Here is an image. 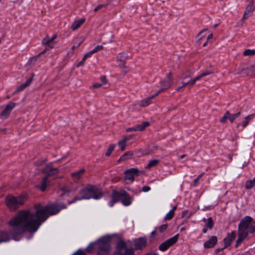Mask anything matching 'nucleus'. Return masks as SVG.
<instances>
[{
    "mask_svg": "<svg viewBox=\"0 0 255 255\" xmlns=\"http://www.w3.org/2000/svg\"><path fill=\"white\" fill-rule=\"evenodd\" d=\"M34 213L29 210L22 211L9 221L11 234L20 235L25 231L35 232L49 216L58 213L61 210L66 209V206L63 203L51 204L45 206L37 204L34 205Z\"/></svg>",
    "mask_w": 255,
    "mask_h": 255,
    "instance_id": "nucleus-1",
    "label": "nucleus"
},
{
    "mask_svg": "<svg viewBox=\"0 0 255 255\" xmlns=\"http://www.w3.org/2000/svg\"><path fill=\"white\" fill-rule=\"evenodd\" d=\"M255 231V222L250 216L243 218L239 225L238 238L236 241V247H237L248 236V234L253 233Z\"/></svg>",
    "mask_w": 255,
    "mask_h": 255,
    "instance_id": "nucleus-2",
    "label": "nucleus"
},
{
    "mask_svg": "<svg viewBox=\"0 0 255 255\" xmlns=\"http://www.w3.org/2000/svg\"><path fill=\"white\" fill-rule=\"evenodd\" d=\"M25 199L26 196L24 195H20L17 197L9 195L6 197L5 203L10 210L13 211L18 208L20 205L23 204Z\"/></svg>",
    "mask_w": 255,
    "mask_h": 255,
    "instance_id": "nucleus-3",
    "label": "nucleus"
},
{
    "mask_svg": "<svg viewBox=\"0 0 255 255\" xmlns=\"http://www.w3.org/2000/svg\"><path fill=\"white\" fill-rule=\"evenodd\" d=\"M128 59V55L124 52L119 53L116 56L117 66L122 70L124 75L127 74L129 71V67L127 65Z\"/></svg>",
    "mask_w": 255,
    "mask_h": 255,
    "instance_id": "nucleus-4",
    "label": "nucleus"
},
{
    "mask_svg": "<svg viewBox=\"0 0 255 255\" xmlns=\"http://www.w3.org/2000/svg\"><path fill=\"white\" fill-rule=\"evenodd\" d=\"M134 251L132 249H128L126 243L123 241L118 242L117 250L114 255H133Z\"/></svg>",
    "mask_w": 255,
    "mask_h": 255,
    "instance_id": "nucleus-5",
    "label": "nucleus"
},
{
    "mask_svg": "<svg viewBox=\"0 0 255 255\" xmlns=\"http://www.w3.org/2000/svg\"><path fill=\"white\" fill-rule=\"evenodd\" d=\"M106 239H102L96 242L95 246L99 249L98 255H102V254H107L110 250L109 242L106 241Z\"/></svg>",
    "mask_w": 255,
    "mask_h": 255,
    "instance_id": "nucleus-6",
    "label": "nucleus"
},
{
    "mask_svg": "<svg viewBox=\"0 0 255 255\" xmlns=\"http://www.w3.org/2000/svg\"><path fill=\"white\" fill-rule=\"evenodd\" d=\"M144 173L143 171H140L137 168H132L125 171L126 180H128L132 182L134 180V176H137L141 174Z\"/></svg>",
    "mask_w": 255,
    "mask_h": 255,
    "instance_id": "nucleus-7",
    "label": "nucleus"
},
{
    "mask_svg": "<svg viewBox=\"0 0 255 255\" xmlns=\"http://www.w3.org/2000/svg\"><path fill=\"white\" fill-rule=\"evenodd\" d=\"M179 235L177 234L174 237L162 243L159 246V249L161 251H165L170 247L176 243L178 239Z\"/></svg>",
    "mask_w": 255,
    "mask_h": 255,
    "instance_id": "nucleus-8",
    "label": "nucleus"
},
{
    "mask_svg": "<svg viewBox=\"0 0 255 255\" xmlns=\"http://www.w3.org/2000/svg\"><path fill=\"white\" fill-rule=\"evenodd\" d=\"M16 104L12 102H9L5 105L4 109L1 113V117L4 119H7L10 116L12 110L15 108Z\"/></svg>",
    "mask_w": 255,
    "mask_h": 255,
    "instance_id": "nucleus-9",
    "label": "nucleus"
},
{
    "mask_svg": "<svg viewBox=\"0 0 255 255\" xmlns=\"http://www.w3.org/2000/svg\"><path fill=\"white\" fill-rule=\"evenodd\" d=\"M93 193V189L92 187H86L79 191V194L81 197L80 198L82 199H89L92 198V194Z\"/></svg>",
    "mask_w": 255,
    "mask_h": 255,
    "instance_id": "nucleus-10",
    "label": "nucleus"
},
{
    "mask_svg": "<svg viewBox=\"0 0 255 255\" xmlns=\"http://www.w3.org/2000/svg\"><path fill=\"white\" fill-rule=\"evenodd\" d=\"M42 172L46 174L45 176L48 178L50 176L56 175L59 173V169L53 167L51 165H47L42 169Z\"/></svg>",
    "mask_w": 255,
    "mask_h": 255,
    "instance_id": "nucleus-11",
    "label": "nucleus"
},
{
    "mask_svg": "<svg viewBox=\"0 0 255 255\" xmlns=\"http://www.w3.org/2000/svg\"><path fill=\"white\" fill-rule=\"evenodd\" d=\"M255 63L250 65L246 68H243L240 72L241 73H244L246 76H250L252 78H253L255 76Z\"/></svg>",
    "mask_w": 255,
    "mask_h": 255,
    "instance_id": "nucleus-12",
    "label": "nucleus"
},
{
    "mask_svg": "<svg viewBox=\"0 0 255 255\" xmlns=\"http://www.w3.org/2000/svg\"><path fill=\"white\" fill-rule=\"evenodd\" d=\"M135 248L137 250H142L146 246L147 240L145 238H139L134 240Z\"/></svg>",
    "mask_w": 255,
    "mask_h": 255,
    "instance_id": "nucleus-13",
    "label": "nucleus"
},
{
    "mask_svg": "<svg viewBox=\"0 0 255 255\" xmlns=\"http://www.w3.org/2000/svg\"><path fill=\"white\" fill-rule=\"evenodd\" d=\"M154 98L155 96L147 97L140 100L138 102V105L141 108H146L152 104V100Z\"/></svg>",
    "mask_w": 255,
    "mask_h": 255,
    "instance_id": "nucleus-14",
    "label": "nucleus"
},
{
    "mask_svg": "<svg viewBox=\"0 0 255 255\" xmlns=\"http://www.w3.org/2000/svg\"><path fill=\"white\" fill-rule=\"evenodd\" d=\"M133 136V135L131 134L127 136H124L123 138L118 141V144L121 151H124L126 149L127 146V141Z\"/></svg>",
    "mask_w": 255,
    "mask_h": 255,
    "instance_id": "nucleus-15",
    "label": "nucleus"
},
{
    "mask_svg": "<svg viewBox=\"0 0 255 255\" xmlns=\"http://www.w3.org/2000/svg\"><path fill=\"white\" fill-rule=\"evenodd\" d=\"M255 117V114L249 115L245 117L244 118V120L242 122V123L241 124H238L237 125V128H239L240 127H242V129H244L248 126L250 122Z\"/></svg>",
    "mask_w": 255,
    "mask_h": 255,
    "instance_id": "nucleus-16",
    "label": "nucleus"
},
{
    "mask_svg": "<svg viewBox=\"0 0 255 255\" xmlns=\"http://www.w3.org/2000/svg\"><path fill=\"white\" fill-rule=\"evenodd\" d=\"M194 72L190 70H187L183 72L179 78L185 81H190L193 80L192 76Z\"/></svg>",
    "mask_w": 255,
    "mask_h": 255,
    "instance_id": "nucleus-17",
    "label": "nucleus"
},
{
    "mask_svg": "<svg viewBox=\"0 0 255 255\" xmlns=\"http://www.w3.org/2000/svg\"><path fill=\"white\" fill-rule=\"evenodd\" d=\"M85 172V170L83 168L78 171L72 172L71 174V176L74 182H78L79 180L82 178Z\"/></svg>",
    "mask_w": 255,
    "mask_h": 255,
    "instance_id": "nucleus-18",
    "label": "nucleus"
},
{
    "mask_svg": "<svg viewBox=\"0 0 255 255\" xmlns=\"http://www.w3.org/2000/svg\"><path fill=\"white\" fill-rule=\"evenodd\" d=\"M166 78V80L163 81L161 82L162 87H164L165 89V90L170 88L172 86V83L173 82L172 74L171 73H169L167 75Z\"/></svg>",
    "mask_w": 255,
    "mask_h": 255,
    "instance_id": "nucleus-19",
    "label": "nucleus"
},
{
    "mask_svg": "<svg viewBox=\"0 0 255 255\" xmlns=\"http://www.w3.org/2000/svg\"><path fill=\"white\" fill-rule=\"evenodd\" d=\"M122 196V192H118L114 190L112 194V200L109 203L110 206L112 207L114 203L119 201Z\"/></svg>",
    "mask_w": 255,
    "mask_h": 255,
    "instance_id": "nucleus-20",
    "label": "nucleus"
},
{
    "mask_svg": "<svg viewBox=\"0 0 255 255\" xmlns=\"http://www.w3.org/2000/svg\"><path fill=\"white\" fill-rule=\"evenodd\" d=\"M236 238V234L235 232H231V234H229L228 235L227 237L224 239V242L225 244V247L229 246L232 241L235 239Z\"/></svg>",
    "mask_w": 255,
    "mask_h": 255,
    "instance_id": "nucleus-21",
    "label": "nucleus"
},
{
    "mask_svg": "<svg viewBox=\"0 0 255 255\" xmlns=\"http://www.w3.org/2000/svg\"><path fill=\"white\" fill-rule=\"evenodd\" d=\"M217 242V238L216 236H212L210 239L204 244L205 248H213Z\"/></svg>",
    "mask_w": 255,
    "mask_h": 255,
    "instance_id": "nucleus-22",
    "label": "nucleus"
},
{
    "mask_svg": "<svg viewBox=\"0 0 255 255\" xmlns=\"http://www.w3.org/2000/svg\"><path fill=\"white\" fill-rule=\"evenodd\" d=\"M85 20L84 18L75 20L72 24L71 28L73 31L77 30L85 22Z\"/></svg>",
    "mask_w": 255,
    "mask_h": 255,
    "instance_id": "nucleus-23",
    "label": "nucleus"
},
{
    "mask_svg": "<svg viewBox=\"0 0 255 255\" xmlns=\"http://www.w3.org/2000/svg\"><path fill=\"white\" fill-rule=\"evenodd\" d=\"M122 202L125 206H128L131 203V198L128 196L125 191L122 192Z\"/></svg>",
    "mask_w": 255,
    "mask_h": 255,
    "instance_id": "nucleus-24",
    "label": "nucleus"
},
{
    "mask_svg": "<svg viewBox=\"0 0 255 255\" xmlns=\"http://www.w3.org/2000/svg\"><path fill=\"white\" fill-rule=\"evenodd\" d=\"M47 176H45L42 180L41 183L37 185V187L39 188L42 191L46 190L47 186L48 184Z\"/></svg>",
    "mask_w": 255,
    "mask_h": 255,
    "instance_id": "nucleus-25",
    "label": "nucleus"
},
{
    "mask_svg": "<svg viewBox=\"0 0 255 255\" xmlns=\"http://www.w3.org/2000/svg\"><path fill=\"white\" fill-rule=\"evenodd\" d=\"M10 239L8 234L4 231L0 232V243L8 242Z\"/></svg>",
    "mask_w": 255,
    "mask_h": 255,
    "instance_id": "nucleus-26",
    "label": "nucleus"
},
{
    "mask_svg": "<svg viewBox=\"0 0 255 255\" xmlns=\"http://www.w3.org/2000/svg\"><path fill=\"white\" fill-rule=\"evenodd\" d=\"M133 155V152L132 151L126 152L122 156H121L120 158L118 160V162H120L122 161H126Z\"/></svg>",
    "mask_w": 255,
    "mask_h": 255,
    "instance_id": "nucleus-27",
    "label": "nucleus"
},
{
    "mask_svg": "<svg viewBox=\"0 0 255 255\" xmlns=\"http://www.w3.org/2000/svg\"><path fill=\"white\" fill-rule=\"evenodd\" d=\"M255 10V6L254 4V0H251L249 4L247 6L246 8L245 11L247 13L251 14L253 13Z\"/></svg>",
    "mask_w": 255,
    "mask_h": 255,
    "instance_id": "nucleus-28",
    "label": "nucleus"
},
{
    "mask_svg": "<svg viewBox=\"0 0 255 255\" xmlns=\"http://www.w3.org/2000/svg\"><path fill=\"white\" fill-rule=\"evenodd\" d=\"M203 221L205 223V227L208 228L210 230L213 228L214 222L211 217H209L207 219L204 218Z\"/></svg>",
    "mask_w": 255,
    "mask_h": 255,
    "instance_id": "nucleus-29",
    "label": "nucleus"
},
{
    "mask_svg": "<svg viewBox=\"0 0 255 255\" xmlns=\"http://www.w3.org/2000/svg\"><path fill=\"white\" fill-rule=\"evenodd\" d=\"M148 122H144L140 124L135 126L137 131H143L145 128L149 126Z\"/></svg>",
    "mask_w": 255,
    "mask_h": 255,
    "instance_id": "nucleus-30",
    "label": "nucleus"
},
{
    "mask_svg": "<svg viewBox=\"0 0 255 255\" xmlns=\"http://www.w3.org/2000/svg\"><path fill=\"white\" fill-rule=\"evenodd\" d=\"M255 186V177L253 180H248L245 183V188L250 189Z\"/></svg>",
    "mask_w": 255,
    "mask_h": 255,
    "instance_id": "nucleus-31",
    "label": "nucleus"
},
{
    "mask_svg": "<svg viewBox=\"0 0 255 255\" xmlns=\"http://www.w3.org/2000/svg\"><path fill=\"white\" fill-rule=\"evenodd\" d=\"M243 54L244 56H253L255 55V49H246L244 51Z\"/></svg>",
    "mask_w": 255,
    "mask_h": 255,
    "instance_id": "nucleus-32",
    "label": "nucleus"
},
{
    "mask_svg": "<svg viewBox=\"0 0 255 255\" xmlns=\"http://www.w3.org/2000/svg\"><path fill=\"white\" fill-rule=\"evenodd\" d=\"M241 115V112H239L236 114H231V113L229 112V116L228 117V119L229 120L230 122L231 123H233L234 121L238 118Z\"/></svg>",
    "mask_w": 255,
    "mask_h": 255,
    "instance_id": "nucleus-33",
    "label": "nucleus"
},
{
    "mask_svg": "<svg viewBox=\"0 0 255 255\" xmlns=\"http://www.w3.org/2000/svg\"><path fill=\"white\" fill-rule=\"evenodd\" d=\"M41 42L43 45H45L52 43V41H51V38L49 37V36L48 34H46L42 39Z\"/></svg>",
    "mask_w": 255,
    "mask_h": 255,
    "instance_id": "nucleus-34",
    "label": "nucleus"
},
{
    "mask_svg": "<svg viewBox=\"0 0 255 255\" xmlns=\"http://www.w3.org/2000/svg\"><path fill=\"white\" fill-rule=\"evenodd\" d=\"M159 161L158 159H153L149 162L148 164L146 165V168H150L152 167L156 166L158 163Z\"/></svg>",
    "mask_w": 255,
    "mask_h": 255,
    "instance_id": "nucleus-35",
    "label": "nucleus"
},
{
    "mask_svg": "<svg viewBox=\"0 0 255 255\" xmlns=\"http://www.w3.org/2000/svg\"><path fill=\"white\" fill-rule=\"evenodd\" d=\"M115 148V144H111L108 148L107 149L106 152L105 153V155L106 156H110L112 153V152L113 151Z\"/></svg>",
    "mask_w": 255,
    "mask_h": 255,
    "instance_id": "nucleus-36",
    "label": "nucleus"
},
{
    "mask_svg": "<svg viewBox=\"0 0 255 255\" xmlns=\"http://www.w3.org/2000/svg\"><path fill=\"white\" fill-rule=\"evenodd\" d=\"M207 31V29L205 28L201 30L197 35V38L198 39V41H200L205 36V34L204 32Z\"/></svg>",
    "mask_w": 255,
    "mask_h": 255,
    "instance_id": "nucleus-37",
    "label": "nucleus"
},
{
    "mask_svg": "<svg viewBox=\"0 0 255 255\" xmlns=\"http://www.w3.org/2000/svg\"><path fill=\"white\" fill-rule=\"evenodd\" d=\"M100 80L101 82H102L101 84H103V86H104V88H106L107 87L106 86L108 85V80L106 77V76L104 75L100 77Z\"/></svg>",
    "mask_w": 255,
    "mask_h": 255,
    "instance_id": "nucleus-38",
    "label": "nucleus"
},
{
    "mask_svg": "<svg viewBox=\"0 0 255 255\" xmlns=\"http://www.w3.org/2000/svg\"><path fill=\"white\" fill-rule=\"evenodd\" d=\"M95 243H91L86 249V252L88 253H92L96 247Z\"/></svg>",
    "mask_w": 255,
    "mask_h": 255,
    "instance_id": "nucleus-39",
    "label": "nucleus"
},
{
    "mask_svg": "<svg viewBox=\"0 0 255 255\" xmlns=\"http://www.w3.org/2000/svg\"><path fill=\"white\" fill-rule=\"evenodd\" d=\"M229 116V112L226 111L225 114H224V116L220 119V122L222 124H225L226 123L227 120L228 119V117Z\"/></svg>",
    "mask_w": 255,
    "mask_h": 255,
    "instance_id": "nucleus-40",
    "label": "nucleus"
},
{
    "mask_svg": "<svg viewBox=\"0 0 255 255\" xmlns=\"http://www.w3.org/2000/svg\"><path fill=\"white\" fill-rule=\"evenodd\" d=\"M174 213L173 210H170L165 216L164 220H169L171 219L174 216Z\"/></svg>",
    "mask_w": 255,
    "mask_h": 255,
    "instance_id": "nucleus-41",
    "label": "nucleus"
},
{
    "mask_svg": "<svg viewBox=\"0 0 255 255\" xmlns=\"http://www.w3.org/2000/svg\"><path fill=\"white\" fill-rule=\"evenodd\" d=\"M34 76V74L33 73L31 74V76L28 78L24 83H23L22 84H23L25 86H26V87H28L31 83L32 82V80H33V77Z\"/></svg>",
    "mask_w": 255,
    "mask_h": 255,
    "instance_id": "nucleus-42",
    "label": "nucleus"
},
{
    "mask_svg": "<svg viewBox=\"0 0 255 255\" xmlns=\"http://www.w3.org/2000/svg\"><path fill=\"white\" fill-rule=\"evenodd\" d=\"M39 57V55H37L35 56L31 57L29 60V63L30 64H34L35 62Z\"/></svg>",
    "mask_w": 255,
    "mask_h": 255,
    "instance_id": "nucleus-43",
    "label": "nucleus"
},
{
    "mask_svg": "<svg viewBox=\"0 0 255 255\" xmlns=\"http://www.w3.org/2000/svg\"><path fill=\"white\" fill-rule=\"evenodd\" d=\"M103 48L104 47L103 45H98L93 50H91V52L93 54H94L99 51L103 50Z\"/></svg>",
    "mask_w": 255,
    "mask_h": 255,
    "instance_id": "nucleus-44",
    "label": "nucleus"
},
{
    "mask_svg": "<svg viewBox=\"0 0 255 255\" xmlns=\"http://www.w3.org/2000/svg\"><path fill=\"white\" fill-rule=\"evenodd\" d=\"M203 77L202 74H200L198 76H196V77L193 78V80L191 81V82L193 84V86H194L195 84V83L197 81L199 80L201 78Z\"/></svg>",
    "mask_w": 255,
    "mask_h": 255,
    "instance_id": "nucleus-45",
    "label": "nucleus"
},
{
    "mask_svg": "<svg viewBox=\"0 0 255 255\" xmlns=\"http://www.w3.org/2000/svg\"><path fill=\"white\" fill-rule=\"evenodd\" d=\"M187 85H189L190 87H193V84L191 82V81H184L183 80V81L182 82V86L184 88L185 87H186Z\"/></svg>",
    "mask_w": 255,
    "mask_h": 255,
    "instance_id": "nucleus-46",
    "label": "nucleus"
},
{
    "mask_svg": "<svg viewBox=\"0 0 255 255\" xmlns=\"http://www.w3.org/2000/svg\"><path fill=\"white\" fill-rule=\"evenodd\" d=\"M204 173H202L198 175V176L193 181V186H196L198 184V181L199 179L203 175Z\"/></svg>",
    "mask_w": 255,
    "mask_h": 255,
    "instance_id": "nucleus-47",
    "label": "nucleus"
},
{
    "mask_svg": "<svg viewBox=\"0 0 255 255\" xmlns=\"http://www.w3.org/2000/svg\"><path fill=\"white\" fill-rule=\"evenodd\" d=\"M103 86H104L102 84L96 83H94L92 85V87L93 89H98V88H101V87H102Z\"/></svg>",
    "mask_w": 255,
    "mask_h": 255,
    "instance_id": "nucleus-48",
    "label": "nucleus"
},
{
    "mask_svg": "<svg viewBox=\"0 0 255 255\" xmlns=\"http://www.w3.org/2000/svg\"><path fill=\"white\" fill-rule=\"evenodd\" d=\"M106 4H99L97 7H96L94 9V11L95 12H97L99 10L101 9L103 7H106Z\"/></svg>",
    "mask_w": 255,
    "mask_h": 255,
    "instance_id": "nucleus-49",
    "label": "nucleus"
},
{
    "mask_svg": "<svg viewBox=\"0 0 255 255\" xmlns=\"http://www.w3.org/2000/svg\"><path fill=\"white\" fill-rule=\"evenodd\" d=\"M167 225L164 224V225H161L159 228V230L161 233H162L167 229Z\"/></svg>",
    "mask_w": 255,
    "mask_h": 255,
    "instance_id": "nucleus-50",
    "label": "nucleus"
},
{
    "mask_svg": "<svg viewBox=\"0 0 255 255\" xmlns=\"http://www.w3.org/2000/svg\"><path fill=\"white\" fill-rule=\"evenodd\" d=\"M79 200H81V198H80L79 197H75L72 200L68 201V203L69 204H71Z\"/></svg>",
    "mask_w": 255,
    "mask_h": 255,
    "instance_id": "nucleus-51",
    "label": "nucleus"
},
{
    "mask_svg": "<svg viewBox=\"0 0 255 255\" xmlns=\"http://www.w3.org/2000/svg\"><path fill=\"white\" fill-rule=\"evenodd\" d=\"M86 58H85L84 57H83L82 60L80 61L76 65L77 67H79L81 66H83L85 62Z\"/></svg>",
    "mask_w": 255,
    "mask_h": 255,
    "instance_id": "nucleus-52",
    "label": "nucleus"
},
{
    "mask_svg": "<svg viewBox=\"0 0 255 255\" xmlns=\"http://www.w3.org/2000/svg\"><path fill=\"white\" fill-rule=\"evenodd\" d=\"M102 197V195L101 194H98V195H96L95 194V192L94 191V190H93V193L92 194V198H94L95 199H99L100 198H101Z\"/></svg>",
    "mask_w": 255,
    "mask_h": 255,
    "instance_id": "nucleus-53",
    "label": "nucleus"
},
{
    "mask_svg": "<svg viewBox=\"0 0 255 255\" xmlns=\"http://www.w3.org/2000/svg\"><path fill=\"white\" fill-rule=\"evenodd\" d=\"M23 90V88L21 87V86H20L16 88V89L13 92V95H15Z\"/></svg>",
    "mask_w": 255,
    "mask_h": 255,
    "instance_id": "nucleus-54",
    "label": "nucleus"
},
{
    "mask_svg": "<svg viewBox=\"0 0 255 255\" xmlns=\"http://www.w3.org/2000/svg\"><path fill=\"white\" fill-rule=\"evenodd\" d=\"M250 14L247 13L246 11H245L243 18L241 19V21L244 22L245 20L249 16Z\"/></svg>",
    "mask_w": 255,
    "mask_h": 255,
    "instance_id": "nucleus-55",
    "label": "nucleus"
},
{
    "mask_svg": "<svg viewBox=\"0 0 255 255\" xmlns=\"http://www.w3.org/2000/svg\"><path fill=\"white\" fill-rule=\"evenodd\" d=\"M213 72H212L211 71H209V70H207V71H206L203 73H201L203 77H205L207 75H210V74H213Z\"/></svg>",
    "mask_w": 255,
    "mask_h": 255,
    "instance_id": "nucleus-56",
    "label": "nucleus"
},
{
    "mask_svg": "<svg viewBox=\"0 0 255 255\" xmlns=\"http://www.w3.org/2000/svg\"><path fill=\"white\" fill-rule=\"evenodd\" d=\"M126 131L127 132H131V131H137L136 130V127H134L133 128H127L126 129Z\"/></svg>",
    "mask_w": 255,
    "mask_h": 255,
    "instance_id": "nucleus-57",
    "label": "nucleus"
},
{
    "mask_svg": "<svg viewBox=\"0 0 255 255\" xmlns=\"http://www.w3.org/2000/svg\"><path fill=\"white\" fill-rule=\"evenodd\" d=\"M75 255H86L84 251L82 250L78 251L75 254Z\"/></svg>",
    "mask_w": 255,
    "mask_h": 255,
    "instance_id": "nucleus-58",
    "label": "nucleus"
},
{
    "mask_svg": "<svg viewBox=\"0 0 255 255\" xmlns=\"http://www.w3.org/2000/svg\"><path fill=\"white\" fill-rule=\"evenodd\" d=\"M150 188L149 186H145L142 187V191L144 192H148L150 190Z\"/></svg>",
    "mask_w": 255,
    "mask_h": 255,
    "instance_id": "nucleus-59",
    "label": "nucleus"
},
{
    "mask_svg": "<svg viewBox=\"0 0 255 255\" xmlns=\"http://www.w3.org/2000/svg\"><path fill=\"white\" fill-rule=\"evenodd\" d=\"M109 2L113 5H115L118 3L119 1V0H107Z\"/></svg>",
    "mask_w": 255,
    "mask_h": 255,
    "instance_id": "nucleus-60",
    "label": "nucleus"
},
{
    "mask_svg": "<svg viewBox=\"0 0 255 255\" xmlns=\"http://www.w3.org/2000/svg\"><path fill=\"white\" fill-rule=\"evenodd\" d=\"M164 90H165V89L164 87H162V88H160L158 90V91L155 95H154L153 96H155V97L156 96L158 95L160 93L163 92Z\"/></svg>",
    "mask_w": 255,
    "mask_h": 255,
    "instance_id": "nucleus-61",
    "label": "nucleus"
},
{
    "mask_svg": "<svg viewBox=\"0 0 255 255\" xmlns=\"http://www.w3.org/2000/svg\"><path fill=\"white\" fill-rule=\"evenodd\" d=\"M93 54L92 53V52H91V51L87 52L84 56V57H85V58H89V57H90Z\"/></svg>",
    "mask_w": 255,
    "mask_h": 255,
    "instance_id": "nucleus-62",
    "label": "nucleus"
},
{
    "mask_svg": "<svg viewBox=\"0 0 255 255\" xmlns=\"http://www.w3.org/2000/svg\"><path fill=\"white\" fill-rule=\"evenodd\" d=\"M62 190L64 192H71V190L69 188H68L67 187H63Z\"/></svg>",
    "mask_w": 255,
    "mask_h": 255,
    "instance_id": "nucleus-63",
    "label": "nucleus"
},
{
    "mask_svg": "<svg viewBox=\"0 0 255 255\" xmlns=\"http://www.w3.org/2000/svg\"><path fill=\"white\" fill-rule=\"evenodd\" d=\"M188 213V210H185L182 213V217H185Z\"/></svg>",
    "mask_w": 255,
    "mask_h": 255,
    "instance_id": "nucleus-64",
    "label": "nucleus"
}]
</instances>
